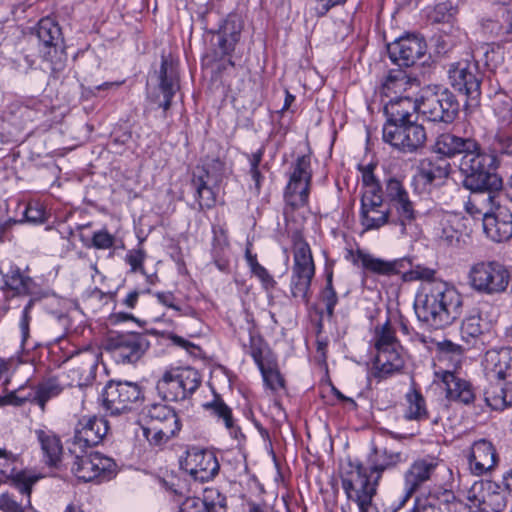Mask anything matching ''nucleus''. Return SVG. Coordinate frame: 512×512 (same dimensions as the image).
Here are the masks:
<instances>
[{
	"instance_id": "nucleus-57",
	"label": "nucleus",
	"mask_w": 512,
	"mask_h": 512,
	"mask_svg": "<svg viewBox=\"0 0 512 512\" xmlns=\"http://www.w3.org/2000/svg\"><path fill=\"white\" fill-rule=\"evenodd\" d=\"M114 236L105 230L97 231L93 234L92 244L97 249H109L114 244Z\"/></svg>"
},
{
	"instance_id": "nucleus-4",
	"label": "nucleus",
	"mask_w": 512,
	"mask_h": 512,
	"mask_svg": "<svg viewBox=\"0 0 512 512\" xmlns=\"http://www.w3.org/2000/svg\"><path fill=\"white\" fill-rule=\"evenodd\" d=\"M346 258L354 265L374 274L392 276L402 273L401 278L404 282L421 281V285L430 282H443L436 278V270L420 264L412 265L407 258L387 261L361 249L349 250Z\"/></svg>"
},
{
	"instance_id": "nucleus-22",
	"label": "nucleus",
	"mask_w": 512,
	"mask_h": 512,
	"mask_svg": "<svg viewBox=\"0 0 512 512\" xmlns=\"http://www.w3.org/2000/svg\"><path fill=\"white\" fill-rule=\"evenodd\" d=\"M37 37L40 42V52L44 60L50 63L52 71H60L64 67L62 53L58 56V46L61 42V29L55 21L49 17L39 21Z\"/></svg>"
},
{
	"instance_id": "nucleus-38",
	"label": "nucleus",
	"mask_w": 512,
	"mask_h": 512,
	"mask_svg": "<svg viewBox=\"0 0 512 512\" xmlns=\"http://www.w3.org/2000/svg\"><path fill=\"white\" fill-rule=\"evenodd\" d=\"M485 401L494 410H503L508 406H512V388L491 385L485 391Z\"/></svg>"
},
{
	"instance_id": "nucleus-1",
	"label": "nucleus",
	"mask_w": 512,
	"mask_h": 512,
	"mask_svg": "<svg viewBox=\"0 0 512 512\" xmlns=\"http://www.w3.org/2000/svg\"><path fill=\"white\" fill-rule=\"evenodd\" d=\"M434 457L416 459L404 472V494L396 502L387 498L381 506L373 503L375 485H369L367 468L360 462H349L341 476L342 488L347 498L355 502L359 512H397L422 486L430 481L438 467Z\"/></svg>"
},
{
	"instance_id": "nucleus-51",
	"label": "nucleus",
	"mask_w": 512,
	"mask_h": 512,
	"mask_svg": "<svg viewBox=\"0 0 512 512\" xmlns=\"http://www.w3.org/2000/svg\"><path fill=\"white\" fill-rule=\"evenodd\" d=\"M455 13L456 8L453 4L450 1H444L435 5L431 13V19L437 23L449 22Z\"/></svg>"
},
{
	"instance_id": "nucleus-31",
	"label": "nucleus",
	"mask_w": 512,
	"mask_h": 512,
	"mask_svg": "<svg viewBox=\"0 0 512 512\" xmlns=\"http://www.w3.org/2000/svg\"><path fill=\"white\" fill-rule=\"evenodd\" d=\"M441 504L462 505L455 502V495L451 490L436 488L417 497L411 512H441Z\"/></svg>"
},
{
	"instance_id": "nucleus-45",
	"label": "nucleus",
	"mask_w": 512,
	"mask_h": 512,
	"mask_svg": "<svg viewBox=\"0 0 512 512\" xmlns=\"http://www.w3.org/2000/svg\"><path fill=\"white\" fill-rule=\"evenodd\" d=\"M38 477L27 473L26 471H16L7 481L16 488L21 494L26 496L25 503H31V493L34 484L38 481ZM23 504L24 502L21 501Z\"/></svg>"
},
{
	"instance_id": "nucleus-12",
	"label": "nucleus",
	"mask_w": 512,
	"mask_h": 512,
	"mask_svg": "<svg viewBox=\"0 0 512 512\" xmlns=\"http://www.w3.org/2000/svg\"><path fill=\"white\" fill-rule=\"evenodd\" d=\"M200 384L201 378L195 369L175 368L163 374L156 389L164 400L179 401L193 394Z\"/></svg>"
},
{
	"instance_id": "nucleus-8",
	"label": "nucleus",
	"mask_w": 512,
	"mask_h": 512,
	"mask_svg": "<svg viewBox=\"0 0 512 512\" xmlns=\"http://www.w3.org/2000/svg\"><path fill=\"white\" fill-rule=\"evenodd\" d=\"M143 434L153 445H162L175 437L181 430L176 411L163 403L152 404L144 409Z\"/></svg>"
},
{
	"instance_id": "nucleus-50",
	"label": "nucleus",
	"mask_w": 512,
	"mask_h": 512,
	"mask_svg": "<svg viewBox=\"0 0 512 512\" xmlns=\"http://www.w3.org/2000/svg\"><path fill=\"white\" fill-rule=\"evenodd\" d=\"M321 301L325 306L329 318L334 315V308L338 302L337 293L332 284V274L327 276L326 286L321 293Z\"/></svg>"
},
{
	"instance_id": "nucleus-14",
	"label": "nucleus",
	"mask_w": 512,
	"mask_h": 512,
	"mask_svg": "<svg viewBox=\"0 0 512 512\" xmlns=\"http://www.w3.org/2000/svg\"><path fill=\"white\" fill-rule=\"evenodd\" d=\"M149 347L144 334L137 332L121 333L108 337L105 349L111 353L117 363H136Z\"/></svg>"
},
{
	"instance_id": "nucleus-49",
	"label": "nucleus",
	"mask_w": 512,
	"mask_h": 512,
	"mask_svg": "<svg viewBox=\"0 0 512 512\" xmlns=\"http://www.w3.org/2000/svg\"><path fill=\"white\" fill-rule=\"evenodd\" d=\"M0 511L1 512H37L32 504L22 503L15 500L12 494L4 492L0 494Z\"/></svg>"
},
{
	"instance_id": "nucleus-20",
	"label": "nucleus",
	"mask_w": 512,
	"mask_h": 512,
	"mask_svg": "<svg viewBox=\"0 0 512 512\" xmlns=\"http://www.w3.org/2000/svg\"><path fill=\"white\" fill-rule=\"evenodd\" d=\"M448 73L450 83L455 90L464 94L470 101L479 100L482 75L477 63L467 60L453 63Z\"/></svg>"
},
{
	"instance_id": "nucleus-35",
	"label": "nucleus",
	"mask_w": 512,
	"mask_h": 512,
	"mask_svg": "<svg viewBox=\"0 0 512 512\" xmlns=\"http://www.w3.org/2000/svg\"><path fill=\"white\" fill-rule=\"evenodd\" d=\"M383 206L361 207L360 222L365 231L378 230L386 224H391L390 214Z\"/></svg>"
},
{
	"instance_id": "nucleus-53",
	"label": "nucleus",
	"mask_w": 512,
	"mask_h": 512,
	"mask_svg": "<svg viewBox=\"0 0 512 512\" xmlns=\"http://www.w3.org/2000/svg\"><path fill=\"white\" fill-rule=\"evenodd\" d=\"M145 259L146 253L143 249H132L125 256V261L129 264L130 271L133 273L140 272L145 274L143 266Z\"/></svg>"
},
{
	"instance_id": "nucleus-56",
	"label": "nucleus",
	"mask_w": 512,
	"mask_h": 512,
	"mask_svg": "<svg viewBox=\"0 0 512 512\" xmlns=\"http://www.w3.org/2000/svg\"><path fill=\"white\" fill-rule=\"evenodd\" d=\"M440 350L442 355L441 357L443 359H449L450 356L451 358L454 357L456 364L460 363L461 357L463 356L464 353V350L460 345L455 344L451 341L442 342L440 345Z\"/></svg>"
},
{
	"instance_id": "nucleus-44",
	"label": "nucleus",
	"mask_w": 512,
	"mask_h": 512,
	"mask_svg": "<svg viewBox=\"0 0 512 512\" xmlns=\"http://www.w3.org/2000/svg\"><path fill=\"white\" fill-rule=\"evenodd\" d=\"M245 259L251 270V273L260 280L263 288L267 291L274 289L276 286V281L268 272V270L257 261L256 255H253L250 249L246 250Z\"/></svg>"
},
{
	"instance_id": "nucleus-47",
	"label": "nucleus",
	"mask_w": 512,
	"mask_h": 512,
	"mask_svg": "<svg viewBox=\"0 0 512 512\" xmlns=\"http://www.w3.org/2000/svg\"><path fill=\"white\" fill-rule=\"evenodd\" d=\"M483 333V324L480 315L466 317L461 325V337L467 343L477 339Z\"/></svg>"
},
{
	"instance_id": "nucleus-29",
	"label": "nucleus",
	"mask_w": 512,
	"mask_h": 512,
	"mask_svg": "<svg viewBox=\"0 0 512 512\" xmlns=\"http://www.w3.org/2000/svg\"><path fill=\"white\" fill-rule=\"evenodd\" d=\"M4 292H12L13 296H30L36 294L38 285L29 275L24 274L18 266H11L9 270L2 273Z\"/></svg>"
},
{
	"instance_id": "nucleus-34",
	"label": "nucleus",
	"mask_w": 512,
	"mask_h": 512,
	"mask_svg": "<svg viewBox=\"0 0 512 512\" xmlns=\"http://www.w3.org/2000/svg\"><path fill=\"white\" fill-rule=\"evenodd\" d=\"M204 408L218 421L223 422L232 437L238 439L239 436H242L241 429L235 423L232 409L219 396H216L213 401L205 403Z\"/></svg>"
},
{
	"instance_id": "nucleus-16",
	"label": "nucleus",
	"mask_w": 512,
	"mask_h": 512,
	"mask_svg": "<svg viewBox=\"0 0 512 512\" xmlns=\"http://www.w3.org/2000/svg\"><path fill=\"white\" fill-rule=\"evenodd\" d=\"M467 500L476 512H503L507 507L505 491L489 480L474 482L467 491Z\"/></svg>"
},
{
	"instance_id": "nucleus-3",
	"label": "nucleus",
	"mask_w": 512,
	"mask_h": 512,
	"mask_svg": "<svg viewBox=\"0 0 512 512\" xmlns=\"http://www.w3.org/2000/svg\"><path fill=\"white\" fill-rule=\"evenodd\" d=\"M414 309L420 322L433 329H443L460 318L463 299L447 282L425 283L416 293Z\"/></svg>"
},
{
	"instance_id": "nucleus-7",
	"label": "nucleus",
	"mask_w": 512,
	"mask_h": 512,
	"mask_svg": "<svg viewBox=\"0 0 512 512\" xmlns=\"http://www.w3.org/2000/svg\"><path fill=\"white\" fill-rule=\"evenodd\" d=\"M511 280L507 267L499 261H479L468 272L471 289L481 295L495 296L506 292Z\"/></svg>"
},
{
	"instance_id": "nucleus-46",
	"label": "nucleus",
	"mask_w": 512,
	"mask_h": 512,
	"mask_svg": "<svg viewBox=\"0 0 512 512\" xmlns=\"http://www.w3.org/2000/svg\"><path fill=\"white\" fill-rule=\"evenodd\" d=\"M229 22H226L220 31L217 33V53L223 57L229 55L234 49L239 40V31H232L228 33Z\"/></svg>"
},
{
	"instance_id": "nucleus-61",
	"label": "nucleus",
	"mask_w": 512,
	"mask_h": 512,
	"mask_svg": "<svg viewBox=\"0 0 512 512\" xmlns=\"http://www.w3.org/2000/svg\"><path fill=\"white\" fill-rule=\"evenodd\" d=\"M74 361L80 364L78 370L81 374L86 372L90 373L96 367V360L92 355H78L75 357Z\"/></svg>"
},
{
	"instance_id": "nucleus-6",
	"label": "nucleus",
	"mask_w": 512,
	"mask_h": 512,
	"mask_svg": "<svg viewBox=\"0 0 512 512\" xmlns=\"http://www.w3.org/2000/svg\"><path fill=\"white\" fill-rule=\"evenodd\" d=\"M376 354L373 361V375L385 379L404 367L403 349L388 319L375 328L373 336Z\"/></svg>"
},
{
	"instance_id": "nucleus-40",
	"label": "nucleus",
	"mask_w": 512,
	"mask_h": 512,
	"mask_svg": "<svg viewBox=\"0 0 512 512\" xmlns=\"http://www.w3.org/2000/svg\"><path fill=\"white\" fill-rule=\"evenodd\" d=\"M213 233V261L219 270L225 271L229 266V261L226 257V249L228 248L229 245L228 239L226 237L225 231L222 228H213Z\"/></svg>"
},
{
	"instance_id": "nucleus-25",
	"label": "nucleus",
	"mask_w": 512,
	"mask_h": 512,
	"mask_svg": "<svg viewBox=\"0 0 512 512\" xmlns=\"http://www.w3.org/2000/svg\"><path fill=\"white\" fill-rule=\"evenodd\" d=\"M483 366L488 377L507 380L512 384V348L488 350L484 355Z\"/></svg>"
},
{
	"instance_id": "nucleus-64",
	"label": "nucleus",
	"mask_w": 512,
	"mask_h": 512,
	"mask_svg": "<svg viewBox=\"0 0 512 512\" xmlns=\"http://www.w3.org/2000/svg\"><path fill=\"white\" fill-rule=\"evenodd\" d=\"M362 181L365 187L379 185L373 173V167L367 166L362 173Z\"/></svg>"
},
{
	"instance_id": "nucleus-43",
	"label": "nucleus",
	"mask_w": 512,
	"mask_h": 512,
	"mask_svg": "<svg viewBox=\"0 0 512 512\" xmlns=\"http://www.w3.org/2000/svg\"><path fill=\"white\" fill-rule=\"evenodd\" d=\"M491 153L512 156V128L496 129L490 141Z\"/></svg>"
},
{
	"instance_id": "nucleus-18",
	"label": "nucleus",
	"mask_w": 512,
	"mask_h": 512,
	"mask_svg": "<svg viewBox=\"0 0 512 512\" xmlns=\"http://www.w3.org/2000/svg\"><path fill=\"white\" fill-rule=\"evenodd\" d=\"M109 430L108 421L103 417L84 416L74 429V436L70 442L71 453H83L88 448L98 445Z\"/></svg>"
},
{
	"instance_id": "nucleus-48",
	"label": "nucleus",
	"mask_w": 512,
	"mask_h": 512,
	"mask_svg": "<svg viewBox=\"0 0 512 512\" xmlns=\"http://www.w3.org/2000/svg\"><path fill=\"white\" fill-rule=\"evenodd\" d=\"M201 501L211 512H224L226 508V497L219 489L210 487L203 492Z\"/></svg>"
},
{
	"instance_id": "nucleus-30",
	"label": "nucleus",
	"mask_w": 512,
	"mask_h": 512,
	"mask_svg": "<svg viewBox=\"0 0 512 512\" xmlns=\"http://www.w3.org/2000/svg\"><path fill=\"white\" fill-rule=\"evenodd\" d=\"M419 82L416 78L410 77L402 69H393L385 76L381 85V93L387 98L404 96L409 94L413 88H418Z\"/></svg>"
},
{
	"instance_id": "nucleus-27",
	"label": "nucleus",
	"mask_w": 512,
	"mask_h": 512,
	"mask_svg": "<svg viewBox=\"0 0 512 512\" xmlns=\"http://www.w3.org/2000/svg\"><path fill=\"white\" fill-rule=\"evenodd\" d=\"M418 111V99L413 100L410 94L389 99L384 106L387 121L384 125L400 124L415 119Z\"/></svg>"
},
{
	"instance_id": "nucleus-19",
	"label": "nucleus",
	"mask_w": 512,
	"mask_h": 512,
	"mask_svg": "<svg viewBox=\"0 0 512 512\" xmlns=\"http://www.w3.org/2000/svg\"><path fill=\"white\" fill-rule=\"evenodd\" d=\"M180 466L195 481L199 482L214 479L220 469L213 452L195 446L187 449L185 456L180 460Z\"/></svg>"
},
{
	"instance_id": "nucleus-36",
	"label": "nucleus",
	"mask_w": 512,
	"mask_h": 512,
	"mask_svg": "<svg viewBox=\"0 0 512 512\" xmlns=\"http://www.w3.org/2000/svg\"><path fill=\"white\" fill-rule=\"evenodd\" d=\"M450 164L445 161L424 160L421 163L418 178L424 184H433L448 177Z\"/></svg>"
},
{
	"instance_id": "nucleus-5",
	"label": "nucleus",
	"mask_w": 512,
	"mask_h": 512,
	"mask_svg": "<svg viewBox=\"0 0 512 512\" xmlns=\"http://www.w3.org/2000/svg\"><path fill=\"white\" fill-rule=\"evenodd\" d=\"M500 189L483 188L471 190L473 197L469 201L471 208L483 216V229L495 242L507 241L512 237V213L497 203Z\"/></svg>"
},
{
	"instance_id": "nucleus-17",
	"label": "nucleus",
	"mask_w": 512,
	"mask_h": 512,
	"mask_svg": "<svg viewBox=\"0 0 512 512\" xmlns=\"http://www.w3.org/2000/svg\"><path fill=\"white\" fill-rule=\"evenodd\" d=\"M75 460L72 465L74 475L84 482L94 480L103 481L109 479L114 472L115 462L99 452L73 453Z\"/></svg>"
},
{
	"instance_id": "nucleus-21",
	"label": "nucleus",
	"mask_w": 512,
	"mask_h": 512,
	"mask_svg": "<svg viewBox=\"0 0 512 512\" xmlns=\"http://www.w3.org/2000/svg\"><path fill=\"white\" fill-rule=\"evenodd\" d=\"M310 157L303 155L295 163L285 191V201L292 208L307 204L311 182Z\"/></svg>"
},
{
	"instance_id": "nucleus-2",
	"label": "nucleus",
	"mask_w": 512,
	"mask_h": 512,
	"mask_svg": "<svg viewBox=\"0 0 512 512\" xmlns=\"http://www.w3.org/2000/svg\"><path fill=\"white\" fill-rule=\"evenodd\" d=\"M433 151L447 158L462 155L459 169L465 176L466 188L470 190L502 188V179L495 173L498 165L497 157L484 151L474 138L443 133L436 138Z\"/></svg>"
},
{
	"instance_id": "nucleus-33",
	"label": "nucleus",
	"mask_w": 512,
	"mask_h": 512,
	"mask_svg": "<svg viewBox=\"0 0 512 512\" xmlns=\"http://www.w3.org/2000/svg\"><path fill=\"white\" fill-rule=\"evenodd\" d=\"M36 438L40 444L43 461L50 467H55L60 462L62 455V444L60 438L50 430H35Z\"/></svg>"
},
{
	"instance_id": "nucleus-10",
	"label": "nucleus",
	"mask_w": 512,
	"mask_h": 512,
	"mask_svg": "<svg viewBox=\"0 0 512 512\" xmlns=\"http://www.w3.org/2000/svg\"><path fill=\"white\" fill-rule=\"evenodd\" d=\"M385 198L388 204L391 224L400 226L401 233L405 234L407 226L412 225L416 221L418 211L401 180L395 177H390L386 180Z\"/></svg>"
},
{
	"instance_id": "nucleus-58",
	"label": "nucleus",
	"mask_w": 512,
	"mask_h": 512,
	"mask_svg": "<svg viewBox=\"0 0 512 512\" xmlns=\"http://www.w3.org/2000/svg\"><path fill=\"white\" fill-rule=\"evenodd\" d=\"M179 512H211L200 498L188 497L180 505Z\"/></svg>"
},
{
	"instance_id": "nucleus-41",
	"label": "nucleus",
	"mask_w": 512,
	"mask_h": 512,
	"mask_svg": "<svg viewBox=\"0 0 512 512\" xmlns=\"http://www.w3.org/2000/svg\"><path fill=\"white\" fill-rule=\"evenodd\" d=\"M383 455L384 461L380 464H373L370 468V474L367 473L369 478V485H375L376 490L378 481L381 478L383 471L404 461V458L400 452L384 450Z\"/></svg>"
},
{
	"instance_id": "nucleus-39",
	"label": "nucleus",
	"mask_w": 512,
	"mask_h": 512,
	"mask_svg": "<svg viewBox=\"0 0 512 512\" xmlns=\"http://www.w3.org/2000/svg\"><path fill=\"white\" fill-rule=\"evenodd\" d=\"M493 113L496 118V129L512 128V99L502 95L495 96Z\"/></svg>"
},
{
	"instance_id": "nucleus-24",
	"label": "nucleus",
	"mask_w": 512,
	"mask_h": 512,
	"mask_svg": "<svg viewBox=\"0 0 512 512\" xmlns=\"http://www.w3.org/2000/svg\"><path fill=\"white\" fill-rule=\"evenodd\" d=\"M435 377L441 382L449 401L465 405L474 402L476 395L472 384L461 377L457 371L438 370L435 372Z\"/></svg>"
},
{
	"instance_id": "nucleus-26",
	"label": "nucleus",
	"mask_w": 512,
	"mask_h": 512,
	"mask_svg": "<svg viewBox=\"0 0 512 512\" xmlns=\"http://www.w3.org/2000/svg\"><path fill=\"white\" fill-rule=\"evenodd\" d=\"M469 468L474 475L480 476L492 470L497 463V454L492 443L481 439L473 443L469 455Z\"/></svg>"
},
{
	"instance_id": "nucleus-11",
	"label": "nucleus",
	"mask_w": 512,
	"mask_h": 512,
	"mask_svg": "<svg viewBox=\"0 0 512 512\" xmlns=\"http://www.w3.org/2000/svg\"><path fill=\"white\" fill-rule=\"evenodd\" d=\"M293 258L290 292L293 298L307 304L311 281L315 273L312 253L307 242L303 240L295 242Z\"/></svg>"
},
{
	"instance_id": "nucleus-37",
	"label": "nucleus",
	"mask_w": 512,
	"mask_h": 512,
	"mask_svg": "<svg viewBox=\"0 0 512 512\" xmlns=\"http://www.w3.org/2000/svg\"><path fill=\"white\" fill-rule=\"evenodd\" d=\"M405 400L407 402V408L404 417L407 420L422 421L428 418L426 402L419 391L412 389L406 394Z\"/></svg>"
},
{
	"instance_id": "nucleus-32",
	"label": "nucleus",
	"mask_w": 512,
	"mask_h": 512,
	"mask_svg": "<svg viewBox=\"0 0 512 512\" xmlns=\"http://www.w3.org/2000/svg\"><path fill=\"white\" fill-rule=\"evenodd\" d=\"M159 90L163 95V102L160 106L167 111L171 106V100L179 89L178 75L175 66L166 58H162L159 73Z\"/></svg>"
},
{
	"instance_id": "nucleus-54",
	"label": "nucleus",
	"mask_w": 512,
	"mask_h": 512,
	"mask_svg": "<svg viewBox=\"0 0 512 512\" xmlns=\"http://www.w3.org/2000/svg\"><path fill=\"white\" fill-rule=\"evenodd\" d=\"M17 457L5 449L0 448V474L7 479L12 476L17 470L14 466Z\"/></svg>"
},
{
	"instance_id": "nucleus-9",
	"label": "nucleus",
	"mask_w": 512,
	"mask_h": 512,
	"mask_svg": "<svg viewBox=\"0 0 512 512\" xmlns=\"http://www.w3.org/2000/svg\"><path fill=\"white\" fill-rule=\"evenodd\" d=\"M459 111L454 94L446 88L428 86L421 91L418 112L431 122L451 123Z\"/></svg>"
},
{
	"instance_id": "nucleus-42",
	"label": "nucleus",
	"mask_w": 512,
	"mask_h": 512,
	"mask_svg": "<svg viewBox=\"0 0 512 512\" xmlns=\"http://www.w3.org/2000/svg\"><path fill=\"white\" fill-rule=\"evenodd\" d=\"M37 302L38 298L30 297L18 317V328L20 330L21 345L23 347H25L28 339L30 338V323L35 316V307Z\"/></svg>"
},
{
	"instance_id": "nucleus-59",
	"label": "nucleus",
	"mask_w": 512,
	"mask_h": 512,
	"mask_svg": "<svg viewBox=\"0 0 512 512\" xmlns=\"http://www.w3.org/2000/svg\"><path fill=\"white\" fill-rule=\"evenodd\" d=\"M24 215L26 220L32 223H42L45 220V211L39 204H29Z\"/></svg>"
},
{
	"instance_id": "nucleus-23",
	"label": "nucleus",
	"mask_w": 512,
	"mask_h": 512,
	"mask_svg": "<svg viewBox=\"0 0 512 512\" xmlns=\"http://www.w3.org/2000/svg\"><path fill=\"white\" fill-rule=\"evenodd\" d=\"M426 42L417 35H406L388 45L390 59L399 66L410 67L426 52Z\"/></svg>"
},
{
	"instance_id": "nucleus-62",
	"label": "nucleus",
	"mask_w": 512,
	"mask_h": 512,
	"mask_svg": "<svg viewBox=\"0 0 512 512\" xmlns=\"http://www.w3.org/2000/svg\"><path fill=\"white\" fill-rule=\"evenodd\" d=\"M26 401L25 397H19L15 392H11L8 395L0 396V407L5 405L20 406Z\"/></svg>"
},
{
	"instance_id": "nucleus-13",
	"label": "nucleus",
	"mask_w": 512,
	"mask_h": 512,
	"mask_svg": "<svg viewBox=\"0 0 512 512\" xmlns=\"http://www.w3.org/2000/svg\"><path fill=\"white\" fill-rule=\"evenodd\" d=\"M382 134L385 143L404 153L417 152L427 140L425 128L416 118L400 124L384 125Z\"/></svg>"
},
{
	"instance_id": "nucleus-55",
	"label": "nucleus",
	"mask_w": 512,
	"mask_h": 512,
	"mask_svg": "<svg viewBox=\"0 0 512 512\" xmlns=\"http://www.w3.org/2000/svg\"><path fill=\"white\" fill-rule=\"evenodd\" d=\"M262 376L265 384L272 390H277L283 387L284 380L280 373L275 369H265L263 364L259 362Z\"/></svg>"
},
{
	"instance_id": "nucleus-15",
	"label": "nucleus",
	"mask_w": 512,
	"mask_h": 512,
	"mask_svg": "<svg viewBox=\"0 0 512 512\" xmlns=\"http://www.w3.org/2000/svg\"><path fill=\"white\" fill-rule=\"evenodd\" d=\"M142 398L143 394L140 386L128 381H110L102 393L104 408L111 415H119L129 411Z\"/></svg>"
},
{
	"instance_id": "nucleus-28",
	"label": "nucleus",
	"mask_w": 512,
	"mask_h": 512,
	"mask_svg": "<svg viewBox=\"0 0 512 512\" xmlns=\"http://www.w3.org/2000/svg\"><path fill=\"white\" fill-rule=\"evenodd\" d=\"M213 179L217 180L206 165L197 166L193 172L191 184L196 191L200 210L211 209L216 204V194L209 185Z\"/></svg>"
},
{
	"instance_id": "nucleus-60",
	"label": "nucleus",
	"mask_w": 512,
	"mask_h": 512,
	"mask_svg": "<svg viewBox=\"0 0 512 512\" xmlns=\"http://www.w3.org/2000/svg\"><path fill=\"white\" fill-rule=\"evenodd\" d=\"M314 7L317 16H324L332 7L344 4L346 0H314Z\"/></svg>"
},
{
	"instance_id": "nucleus-52",
	"label": "nucleus",
	"mask_w": 512,
	"mask_h": 512,
	"mask_svg": "<svg viewBox=\"0 0 512 512\" xmlns=\"http://www.w3.org/2000/svg\"><path fill=\"white\" fill-rule=\"evenodd\" d=\"M383 206V195L379 185L365 187L361 198V207Z\"/></svg>"
},
{
	"instance_id": "nucleus-63",
	"label": "nucleus",
	"mask_w": 512,
	"mask_h": 512,
	"mask_svg": "<svg viewBox=\"0 0 512 512\" xmlns=\"http://www.w3.org/2000/svg\"><path fill=\"white\" fill-rule=\"evenodd\" d=\"M156 297H157L158 301L160 303H162L163 305H165L169 308L175 309L177 311L180 310L178 306L174 305V303H173L174 296L171 292H158V293H156Z\"/></svg>"
}]
</instances>
